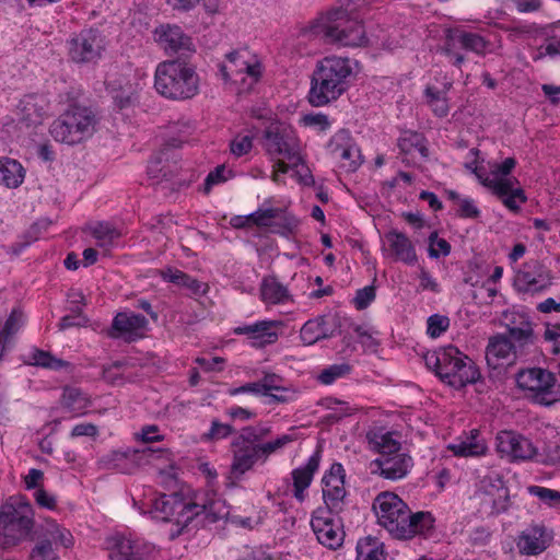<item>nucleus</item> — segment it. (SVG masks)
<instances>
[{
	"mask_svg": "<svg viewBox=\"0 0 560 560\" xmlns=\"http://www.w3.org/2000/svg\"><path fill=\"white\" fill-rule=\"evenodd\" d=\"M332 515L336 514L327 509H316L312 515L311 526L319 544L336 550L343 542L345 532L341 520H336Z\"/></svg>",
	"mask_w": 560,
	"mask_h": 560,
	"instance_id": "obj_13",
	"label": "nucleus"
},
{
	"mask_svg": "<svg viewBox=\"0 0 560 560\" xmlns=\"http://www.w3.org/2000/svg\"><path fill=\"white\" fill-rule=\"evenodd\" d=\"M33 527V509L28 503H3L0 506V550L11 549L27 539Z\"/></svg>",
	"mask_w": 560,
	"mask_h": 560,
	"instance_id": "obj_7",
	"label": "nucleus"
},
{
	"mask_svg": "<svg viewBox=\"0 0 560 560\" xmlns=\"http://www.w3.org/2000/svg\"><path fill=\"white\" fill-rule=\"evenodd\" d=\"M231 174L232 172L226 171L224 165H218L207 175L203 184V192L209 194L214 185L226 182L231 177Z\"/></svg>",
	"mask_w": 560,
	"mask_h": 560,
	"instance_id": "obj_50",
	"label": "nucleus"
},
{
	"mask_svg": "<svg viewBox=\"0 0 560 560\" xmlns=\"http://www.w3.org/2000/svg\"><path fill=\"white\" fill-rule=\"evenodd\" d=\"M31 364L52 370H60L69 365L68 362L55 358L50 352L39 349L32 352Z\"/></svg>",
	"mask_w": 560,
	"mask_h": 560,
	"instance_id": "obj_44",
	"label": "nucleus"
},
{
	"mask_svg": "<svg viewBox=\"0 0 560 560\" xmlns=\"http://www.w3.org/2000/svg\"><path fill=\"white\" fill-rule=\"evenodd\" d=\"M352 0H342L303 31L304 36H314L327 43L341 46L360 47L369 42L361 21L352 16Z\"/></svg>",
	"mask_w": 560,
	"mask_h": 560,
	"instance_id": "obj_4",
	"label": "nucleus"
},
{
	"mask_svg": "<svg viewBox=\"0 0 560 560\" xmlns=\"http://www.w3.org/2000/svg\"><path fill=\"white\" fill-rule=\"evenodd\" d=\"M230 394L232 396L238 394H254L257 396H265L268 395V387H266V385H260L259 382L246 383L240 387L232 388Z\"/></svg>",
	"mask_w": 560,
	"mask_h": 560,
	"instance_id": "obj_60",
	"label": "nucleus"
},
{
	"mask_svg": "<svg viewBox=\"0 0 560 560\" xmlns=\"http://www.w3.org/2000/svg\"><path fill=\"white\" fill-rule=\"evenodd\" d=\"M115 547L109 560H145L149 552L145 544L127 537L117 538Z\"/></svg>",
	"mask_w": 560,
	"mask_h": 560,
	"instance_id": "obj_30",
	"label": "nucleus"
},
{
	"mask_svg": "<svg viewBox=\"0 0 560 560\" xmlns=\"http://www.w3.org/2000/svg\"><path fill=\"white\" fill-rule=\"evenodd\" d=\"M320 450L318 448L307 460L303 467L292 470L293 495L302 502L305 499L304 491L310 487L315 471L319 467Z\"/></svg>",
	"mask_w": 560,
	"mask_h": 560,
	"instance_id": "obj_29",
	"label": "nucleus"
},
{
	"mask_svg": "<svg viewBox=\"0 0 560 560\" xmlns=\"http://www.w3.org/2000/svg\"><path fill=\"white\" fill-rule=\"evenodd\" d=\"M270 433V427L257 423L242 428L240 433L233 438L231 442L233 459L229 471L230 480H241L247 471L253 469L257 462L265 463L271 454L298 439L295 433H287L272 441L264 442Z\"/></svg>",
	"mask_w": 560,
	"mask_h": 560,
	"instance_id": "obj_2",
	"label": "nucleus"
},
{
	"mask_svg": "<svg viewBox=\"0 0 560 560\" xmlns=\"http://www.w3.org/2000/svg\"><path fill=\"white\" fill-rule=\"evenodd\" d=\"M47 533L50 537V540H54L55 542H59L65 548H70L73 546V536L65 527H61L57 523L49 524V527L47 529Z\"/></svg>",
	"mask_w": 560,
	"mask_h": 560,
	"instance_id": "obj_48",
	"label": "nucleus"
},
{
	"mask_svg": "<svg viewBox=\"0 0 560 560\" xmlns=\"http://www.w3.org/2000/svg\"><path fill=\"white\" fill-rule=\"evenodd\" d=\"M384 544L376 537H364L357 544V560H386Z\"/></svg>",
	"mask_w": 560,
	"mask_h": 560,
	"instance_id": "obj_40",
	"label": "nucleus"
},
{
	"mask_svg": "<svg viewBox=\"0 0 560 560\" xmlns=\"http://www.w3.org/2000/svg\"><path fill=\"white\" fill-rule=\"evenodd\" d=\"M162 278L165 281L172 282L178 287L185 288L190 294L201 295L207 292L208 285L190 277L189 275L173 268H167L162 271Z\"/></svg>",
	"mask_w": 560,
	"mask_h": 560,
	"instance_id": "obj_37",
	"label": "nucleus"
},
{
	"mask_svg": "<svg viewBox=\"0 0 560 560\" xmlns=\"http://www.w3.org/2000/svg\"><path fill=\"white\" fill-rule=\"evenodd\" d=\"M413 466L412 457L399 451L390 454L378 456L370 463V470L374 475L388 480H399L405 478Z\"/></svg>",
	"mask_w": 560,
	"mask_h": 560,
	"instance_id": "obj_19",
	"label": "nucleus"
},
{
	"mask_svg": "<svg viewBox=\"0 0 560 560\" xmlns=\"http://www.w3.org/2000/svg\"><path fill=\"white\" fill-rule=\"evenodd\" d=\"M455 456L469 457L485 455L487 445L479 439V430L472 429L464 440L450 444L447 447Z\"/></svg>",
	"mask_w": 560,
	"mask_h": 560,
	"instance_id": "obj_32",
	"label": "nucleus"
},
{
	"mask_svg": "<svg viewBox=\"0 0 560 560\" xmlns=\"http://www.w3.org/2000/svg\"><path fill=\"white\" fill-rule=\"evenodd\" d=\"M305 126L316 127L319 131H324L329 128L330 122L327 115L324 114H310L303 117Z\"/></svg>",
	"mask_w": 560,
	"mask_h": 560,
	"instance_id": "obj_62",
	"label": "nucleus"
},
{
	"mask_svg": "<svg viewBox=\"0 0 560 560\" xmlns=\"http://www.w3.org/2000/svg\"><path fill=\"white\" fill-rule=\"evenodd\" d=\"M253 148L250 136H237L230 143L231 153L240 158L247 154Z\"/></svg>",
	"mask_w": 560,
	"mask_h": 560,
	"instance_id": "obj_58",
	"label": "nucleus"
},
{
	"mask_svg": "<svg viewBox=\"0 0 560 560\" xmlns=\"http://www.w3.org/2000/svg\"><path fill=\"white\" fill-rule=\"evenodd\" d=\"M331 153L341 161V167L354 172L361 165L360 149L353 142L348 130H340L330 140Z\"/></svg>",
	"mask_w": 560,
	"mask_h": 560,
	"instance_id": "obj_22",
	"label": "nucleus"
},
{
	"mask_svg": "<svg viewBox=\"0 0 560 560\" xmlns=\"http://www.w3.org/2000/svg\"><path fill=\"white\" fill-rule=\"evenodd\" d=\"M320 327V339H328L336 335H342L343 328L348 323V317L341 316L339 313L318 316Z\"/></svg>",
	"mask_w": 560,
	"mask_h": 560,
	"instance_id": "obj_42",
	"label": "nucleus"
},
{
	"mask_svg": "<svg viewBox=\"0 0 560 560\" xmlns=\"http://www.w3.org/2000/svg\"><path fill=\"white\" fill-rule=\"evenodd\" d=\"M389 246L390 256L396 261L415 265L418 260L415 246L410 238L397 230H390L385 235Z\"/></svg>",
	"mask_w": 560,
	"mask_h": 560,
	"instance_id": "obj_28",
	"label": "nucleus"
},
{
	"mask_svg": "<svg viewBox=\"0 0 560 560\" xmlns=\"http://www.w3.org/2000/svg\"><path fill=\"white\" fill-rule=\"evenodd\" d=\"M235 432V429L230 423H222L218 419L211 421V427L208 432L203 433L205 441H219L226 439Z\"/></svg>",
	"mask_w": 560,
	"mask_h": 560,
	"instance_id": "obj_46",
	"label": "nucleus"
},
{
	"mask_svg": "<svg viewBox=\"0 0 560 560\" xmlns=\"http://www.w3.org/2000/svg\"><path fill=\"white\" fill-rule=\"evenodd\" d=\"M23 116L22 121L25 122L27 127L30 126H38L43 122L44 118V110L43 108H35V105L32 104L30 101L25 102L23 106Z\"/></svg>",
	"mask_w": 560,
	"mask_h": 560,
	"instance_id": "obj_54",
	"label": "nucleus"
},
{
	"mask_svg": "<svg viewBox=\"0 0 560 560\" xmlns=\"http://www.w3.org/2000/svg\"><path fill=\"white\" fill-rule=\"evenodd\" d=\"M249 55L250 54L247 49H237L229 52L226 55V60L229 65L232 66V72H235L236 74L247 73L256 82L261 75L260 63H252L249 61Z\"/></svg>",
	"mask_w": 560,
	"mask_h": 560,
	"instance_id": "obj_34",
	"label": "nucleus"
},
{
	"mask_svg": "<svg viewBox=\"0 0 560 560\" xmlns=\"http://www.w3.org/2000/svg\"><path fill=\"white\" fill-rule=\"evenodd\" d=\"M105 45V37L98 30H82L68 40L69 57L75 63L96 62L102 57Z\"/></svg>",
	"mask_w": 560,
	"mask_h": 560,
	"instance_id": "obj_9",
	"label": "nucleus"
},
{
	"mask_svg": "<svg viewBox=\"0 0 560 560\" xmlns=\"http://www.w3.org/2000/svg\"><path fill=\"white\" fill-rule=\"evenodd\" d=\"M200 78L196 66L175 58L160 62L154 73V89L172 101L191 100L199 93Z\"/></svg>",
	"mask_w": 560,
	"mask_h": 560,
	"instance_id": "obj_6",
	"label": "nucleus"
},
{
	"mask_svg": "<svg viewBox=\"0 0 560 560\" xmlns=\"http://www.w3.org/2000/svg\"><path fill=\"white\" fill-rule=\"evenodd\" d=\"M63 406L69 410H75L77 405L83 400L82 392L78 388H66L62 395Z\"/></svg>",
	"mask_w": 560,
	"mask_h": 560,
	"instance_id": "obj_64",
	"label": "nucleus"
},
{
	"mask_svg": "<svg viewBox=\"0 0 560 560\" xmlns=\"http://www.w3.org/2000/svg\"><path fill=\"white\" fill-rule=\"evenodd\" d=\"M376 296V290L374 285H366L363 289H359L353 299V303L357 310H365Z\"/></svg>",
	"mask_w": 560,
	"mask_h": 560,
	"instance_id": "obj_56",
	"label": "nucleus"
},
{
	"mask_svg": "<svg viewBox=\"0 0 560 560\" xmlns=\"http://www.w3.org/2000/svg\"><path fill=\"white\" fill-rule=\"evenodd\" d=\"M380 526L399 540L428 536L434 529L435 517L429 511L412 513L408 504L393 492H381L373 502Z\"/></svg>",
	"mask_w": 560,
	"mask_h": 560,
	"instance_id": "obj_3",
	"label": "nucleus"
},
{
	"mask_svg": "<svg viewBox=\"0 0 560 560\" xmlns=\"http://www.w3.org/2000/svg\"><path fill=\"white\" fill-rule=\"evenodd\" d=\"M423 140V136L418 132L407 131L398 139V148L401 153L409 154L415 151L419 141Z\"/></svg>",
	"mask_w": 560,
	"mask_h": 560,
	"instance_id": "obj_57",
	"label": "nucleus"
},
{
	"mask_svg": "<svg viewBox=\"0 0 560 560\" xmlns=\"http://www.w3.org/2000/svg\"><path fill=\"white\" fill-rule=\"evenodd\" d=\"M450 327V318L444 315L434 314L428 318L427 332L430 337L441 336Z\"/></svg>",
	"mask_w": 560,
	"mask_h": 560,
	"instance_id": "obj_52",
	"label": "nucleus"
},
{
	"mask_svg": "<svg viewBox=\"0 0 560 560\" xmlns=\"http://www.w3.org/2000/svg\"><path fill=\"white\" fill-rule=\"evenodd\" d=\"M529 492L550 506L560 505V491L539 486H532L529 487Z\"/></svg>",
	"mask_w": 560,
	"mask_h": 560,
	"instance_id": "obj_53",
	"label": "nucleus"
},
{
	"mask_svg": "<svg viewBox=\"0 0 560 560\" xmlns=\"http://www.w3.org/2000/svg\"><path fill=\"white\" fill-rule=\"evenodd\" d=\"M220 501L197 503L185 500L179 492L162 493L152 504L153 517L172 524L168 536L174 540L183 534L190 533L205 522L215 523L224 514Z\"/></svg>",
	"mask_w": 560,
	"mask_h": 560,
	"instance_id": "obj_1",
	"label": "nucleus"
},
{
	"mask_svg": "<svg viewBox=\"0 0 560 560\" xmlns=\"http://www.w3.org/2000/svg\"><path fill=\"white\" fill-rule=\"evenodd\" d=\"M156 452H160V450H155L150 446L144 447L141 451H138V450L127 451V452L114 451L110 454L104 456L101 459V463L107 469L117 470L122 474H131L138 467L136 458L139 453L150 456Z\"/></svg>",
	"mask_w": 560,
	"mask_h": 560,
	"instance_id": "obj_27",
	"label": "nucleus"
},
{
	"mask_svg": "<svg viewBox=\"0 0 560 560\" xmlns=\"http://www.w3.org/2000/svg\"><path fill=\"white\" fill-rule=\"evenodd\" d=\"M521 352L518 346L505 335L498 334L489 339L486 360L489 366L497 369L504 362L513 361Z\"/></svg>",
	"mask_w": 560,
	"mask_h": 560,
	"instance_id": "obj_26",
	"label": "nucleus"
},
{
	"mask_svg": "<svg viewBox=\"0 0 560 560\" xmlns=\"http://www.w3.org/2000/svg\"><path fill=\"white\" fill-rule=\"evenodd\" d=\"M23 319V313L18 310H13L4 323L1 330V341H9L10 337L13 336L21 327Z\"/></svg>",
	"mask_w": 560,
	"mask_h": 560,
	"instance_id": "obj_49",
	"label": "nucleus"
},
{
	"mask_svg": "<svg viewBox=\"0 0 560 560\" xmlns=\"http://www.w3.org/2000/svg\"><path fill=\"white\" fill-rule=\"evenodd\" d=\"M318 316L314 319L307 320L300 330V338L305 346H312L320 339V327Z\"/></svg>",
	"mask_w": 560,
	"mask_h": 560,
	"instance_id": "obj_45",
	"label": "nucleus"
},
{
	"mask_svg": "<svg viewBox=\"0 0 560 560\" xmlns=\"http://www.w3.org/2000/svg\"><path fill=\"white\" fill-rule=\"evenodd\" d=\"M439 377L447 385L460 389L468 384H475L481 377L476 363L460 352L446 372H439Z\"/></svg>",
	"mask_w": 560,
	"mask_h": 560,
	"instance_id": "obj_20",
	"label": "nucleus"
},
{
	"mask_svg": "<svg viewBox=\"0 0 560 560\" xmlns=\"http://www.w3.org/2000/svg\"><path fill=\"white\" fill-rule=\"evenodd\" d=\"M458 206L459 208L457 210V215L459 218L475 219L478 218L480 214V211L475 205L474 200L469 198L460 199Z\"/></svg>",
	"mask_w": 560,
	"mask_h": 560,
	"instance_id": "obj_61",
	"label": "nucleus"
},
{
	"mask_svg": "<svg viewBox=\"0 0 560 560\" xmlns=\"http://www.w3.org/2000/svg\"><path fill=\"white\" fill-rule=\"evenodd\" d=\"M147 325L148 320L141 314L118 313L113 319L109 336L113 338L130 336L145 328Z\"/></svg>",
	"mask_w": 560,
	"mask_h": 560,
	"instance_id": "obj_31",
	"label": "nucleus"
},
{
	"mask_svg": "<svg viewBox=\"0 0 560 560\" xmlns=\"http://www.w3.org/2000/svg\"><path fill=\"white\" fill-rule=\"evenodd\" d=\"M550 270L539 260L526 261L517 271L514 285L518 292L535 294L551 285Z\"/></svg>",
	"mask_w": 560,
	"mask_h": 560,
	"instance_id": "obj_15",
	"label": "nucleus"
},
{
	"mask_svg": "<svg viewBox=\"0 0 560 560\" xmlns=\"http://www.w3.org/2000/svg\"><path fill=\"white\" fill-rule=\"evenodd\" d=\"M457 46L476 54H483L487 42L482 36L476 33H469L458 28L447 30L442 51L453 59L454 66L459 67L464 62L465 57L455 51Z\"/></svg>",
	"mask_w": 560,
	"mask_h": 560,
	"instance_id": "obj_16",
	"label": "nucleus"
},
{
	"mask_svg": "<svg viewBox=\"0 0 560 560\" xmlns=\"http://www.w3.org/2000/svg\"><path fill=\"white\" fill-rule=\"evenodd\" d=\"M257 228H268L272 233L288 237L293 234L300 221L283 208L258 209L250 213Z\"/></svg>",
	"mask_w": 560,
	"mask_h": 560,
	"instance_id": "obj_18",
	"label": "nucleus"
},
{
	"mask_svg": "<svg viewBox=\"0 0 560 560\" xmlns=\"http://www.w3.org/2000/svg\"><path fill=\"white\" fill-rule=\"evenodd\" d=\"M96 125L94 112L81 105H71L50 126L52 138L70 145L78 144L90 138Z\"/></svg>",
	"mask_w": 560,
	"mask_h": 560,
	"instance_id": "obj_8",
	"label": "nucleus"
},
{
	"mask_svg": "<svg viewBox=\"0 0 560 560\" xmlns=\"http://www.w3.org/2000/svg\"><path fill=\"white\" fill-rule=\"evenodd\" d=\"M98 247L108 250L121 237V233L107 222H98L91 229Z\"/></svg>",
	"mask_w": 560,
	"mask_h": 560,
	"instance_id": "obj_41",
	"label": "nucleus"
},
{
	"mask_svg": "<svg viewBox=\"0 0 560 560\" xmlns=\"http://www.w3.org/2000/svg\"><path fill=\"white\" fill-rule=\"evenodd\" d=\"M352 67L349 58L327 56L316 62L311 77L308 102L325 106L338 100L349 88Z\"/></svg>",
	"mask_w": 560,
	"mask_h": 560,
	"instance_id": "obj_5",
	"label": "nucleus"
},
{
	"mask_svg": "<svg viewBox=\"0 0 560 560\" xmlns=\"http://www.w3.org/2000/svg\"><path fill=\"white\" fill-rule=\"evenodd\" d=\"M350 371H351V366L347 363L334 364V365L328 366L327 369H324L320 372V374L318 375V381L322 384L330 385L337 378L349 374Z\"/></svg>",
	"mask_w": 560,
	"mask_h": 560,
	"instance_id": "obj_47",
	"label": "nucleus"
},
{
	"mask_svg": "<svg viewBox=\"0 0 560 560\" xmlns=\"http://www.w3.org/2000/svg\"><path fill=\"white\" fill-rule=\"evenodd\" d=\"M25 177L21 163L10 158H0V184L9 187H19Z\"/></svg>",
	"mask_w": 560,
	"mask_h": 560,
	"instance_id": "obj_38",
	"label": "nucleus"
},
{
	"mask_svg": "<svg viewBox=\"0 0 560 560\" xmlns=\"http://www.w3.org/2000/svg\"><path fill=\"white\" fill-rule=\"evenodd\" d=\"M265 148L270 155H281L298 166L303 163L300 143L293 132L279 126H270L264 132Z\"/></svg>",
	"mask_w": 560,
	"mask_h": 560,
	"instance_id": "obj_11",
	"label": "nucleus"
},
{
	"mask_svg": "<svg viewBox=\"0 0 560 560\" xmlns=\"http://www.w3.org/2000/svg\"><path fill=\"white\" fill-rule=\"evenodd\" d=\"M495 441L498 453L510 462L530 460L537 454V448L528 438L512 430L500 431Z\"/></svg>",
	"mask_w": 560,
	"mask_h": 560,
	"instance_id": "obj_14",
	"label": "nucleus"
},
{
	"mask_svg": "<svg viewBox=\"0 0 560 560\" xmlns=\"http://www.w3.org/2000/svg\"><path fill=\"white\" fill-rule=\"evenodd\" d=\"M279 327H283V322L259 320L250 325L238 326L234 332L247 336L252 347L264 348L278 340L279 334L276 329Z\"/></svg>",
	"mask_w": 560,
	"mask_h": 560,
	"instance_id": "obj_23",
	"label": "nucleus"
},
{
	"mask_svg": "<svg viewBox=\"0 0 560 560\" xmlns=\"http://www.w3.org/2000/svg\"><path fill=\"white\" fill-rule=\"evenodd\" d=\"M429 256L439 258L441 255L447 256L451 253V245L444 238H438V233L432 232L429 236Z\"/></svg>",
	"mask_w": 560,
	"mask_h": 560,
	"instance_id": "obj_51",
	"label": "nucleus"
},
{
	"mask_svg": "<svg viewBox=\"0 0 560 560\" xmlns=\"http://www.w3.org/2000/svg\"><path fill=\"white\" fill-rule=\"evenodd\" d=\"M366 439L370 447L377 452L380 456L390 455L400 451V442L393 438L392 432H385L383 429H377L368 432Z\"/></svg>",
	"mask_w": 560,
	"mask_h": 560,
	"instance_id": "obj_35",
	"label": "nucleus"
},
{
	"mask_svg": "<svg viewBox=\"0 0 560 560\" xmlns=\"http://www.w3.org/2000/svg\"><path fill=\"white\" fill-rule=\"evenodd\" d=\"M556 382V375L542 368H529L516 374L517 386L533 393V399L544 406L552 405L553 400H547L546 396L552 393Z\"/></svg>",
	"mask_w": 560,
	"mask_h": 560,
	"instance_id": "obj_10",
	"label": "nucleus"
},
{
	"mask_svg": "<svg viewBox=\"0 0 560 560\" xmlns=\"http://www.w3.org/2000/svg\"><path fill=\"white\" fill-rule=\"evenodd\" d=\"M154 40L168 56L178 55L186 59L196 52L192 38L180 26L175 24H161L154 32Z\"/></svg>",
	"mask_w": 560,
	"mask_h": 560,
	"instance_id": "obj_12",
	"label": "nucleus"
},
{
	"mask_svg": "<svg viewBox=\"0 0 560 560\" xmlns=\"http://www.w3.org/2000/svg\"><path fill=\"white\" fill-rule=\"evenodd\" d=\"M31 560H54L56 558L50 539H43L38 541L32 549L30 555Z\"/></svg>",
	"mask_w": 560,
	"mask_h": 560,
	"instance_id": "obj_55",
	"label": "nucleus"
},
{
	"mask_svg": "<svg viewBox=\"0 0 560 560\" xmlns=\"http://www.w3.org/2000/svg\"><path fill=\"white\" fill-rule=\"evenodd\" d=\"M505 327L508 329V338L518 346L520 351L523 352L524 348L534 345L536 337L533 329V323L529 316L525 313L512 312L504 314Z\"/></svg>",
	"mask_w": 560,
	"mask_h": 560,
	"instance_id": "obj_25",
	"label": "nucleus"
},
{
	"mask_svg": "<svg viewBox=\"0 0 560 560\" xmlns=\"http://www.w3.org/2000/svg\"><path fill=\"white\" fill-rule=\"evenodd\" d=\"M551 539L544 525L535 524L522 530L515 542L521 555L537 556L548 548Z\"/></svg>",
	"mask_w": 560,
	"mask_h": 560,
	"instance_id": "obj_24",
	"label": "nucleus"
},
{
	"mask_svg": "<svg viewBox=\"0 0 560 560\" xmlns=\"http://www.w3.org/2000/svg\"><path fill=\"white\" fill-rule=\"evenodd\" d=\"M459 354L460 351L456 347L448 346L438 351L427 353L424 355V362L425 365L433 370L439 376V372H446Z\"/></svg>",
	"mask_w": 560,
	"mask_h": 560,
	"instance_id": "obj_36",
	"label": "nucleus"
},
{
	"mask_svg": "<svg viewBox=\"0 0 560 560\" xmlns=\"http://www.w3.org/2000/svg\"><path fill=\"white\" fill-rule=\"evenodd\" d=\"M180 145L182 141L174 138L166 141L164 147L150 162L148 174L151 178H167L168 171L162 164L168 160L171 149H176Z\"/></svg>",
	"mask_w": 560,
	"mask_h": 560,
	"instance_id": "obj_39",
	"label": "nucleus"
},
{
	"mask_svg": "<svg viewBox=\"0 0 560 560\" xmlns=\"http://www.w3.org/2000/svg\"><path fill=\"white\" fill-rule=\"evenodd\" d=\"M260 298L266 304H281L291 300L288 288L272 276L262 279L260 284Z\"/></svg>",
	"mask_w": 560,
	"mask_h": 560,
	"instance_id": "obj_33",
	"label": "nucleus"
},
{
	"mask_svg": "<svg viewBox=\"0 0 560 560\" xmlns=\"http://www.w3.org/2000/svg\"><path fill=\"white\" fill-rule=\"evenodd\" d=\"M518 180L513 178H486L482 185L492 190V192L502 201V203L511 211L518 212L521 203H525L527 197L521 187H514Z\"/></svg>",
	"mask_w": 560,
	"mask_h": 560,
	"instance_id": "obj_21",
	"label": "nucleus"
},
{
	"mask_svg": "<svg viewBox=\"0 0 560 560\" xmlns=\"http://www.w3.org/2000/svg\"><path fill=\"white\" fill-rule=\"evenodd\" d=\"M277 378L278 377L275 374H267L264 376L261 381H259V383L260 385H266V387H268V395L266 396L270 398V401L284 402V396L272 394L273 390H284L283 387L277 385Z\"/></svg>",
	"mask_w": 560,
	"mask_h": 560,
	"instance_id": "obj_59",
	"label": "nucleus"
},
{
	"mask_svg": "<svg viewBox=\"0 0 560 560\" xmlns=\"http://www.w3.org/2000/svg\"><path fill=\"white\" fill-rule=\"evenodd\" d=\"M346 472L340 463H334L323 477V499L327 511L339 515L345 506L347 491L345 489Z\"/></svg>",
	"mask_w": 560,
	"mask_h": 560,
	"instance_id": "obj_17",
	"label": "nucleus"
},
{
	"mask_svg": "<svg viewBox=\"0 0 560 560\" xmlns=\"http://www.w3.org/2000/svg\"><path fill=\"white\" fill-rule=\"evenodd\" d=\"M515 165L516 160L514 158H506L502 163L494 164L491 170L493 178H508L506 176L511 174Z\"/></svg>",
	"mask_w": 560,
	"mask_h": 560,
	"instance_id": "obj_63",
	"label": "nucleus"
},
{
	"mask_svg": "<svg viewBox=\"0 0 560 560\" xmlns=\"http://www.w3.org/2000/svg\"><path fill=\"white\" fill-rule=\"evenodd\" d=\"M427 102L431 106L433 113L438 117H444L448 113L446 93L439 91L432 86H428L424 91Z\"/></svg>",
	"mask_w": 560,
	"mask_h": 560,
	"instance_id": "obj_43",
	"label": "nucleus"
}]
</instances>
